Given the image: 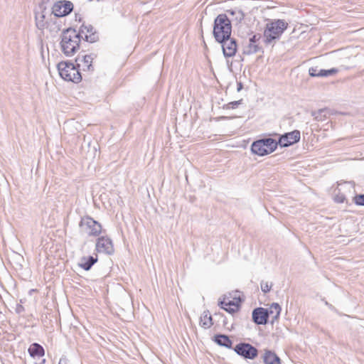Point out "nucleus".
Returning a JSON list of instances; mask_svg holds the SVG:
<instances>
[{
	"mask_svg": "<svg viewBox=\"0 0 364 364\" xmlns=\"http://www.w3.org/2000/svg\"><path fill=\"white\" fill-rule=\"evenodd\" d=\"M223 43V51L225 57H232L235 55L237 50V45L234 39L227 38Z\"/></svg>",
	"mask_w": 364,
	"mask_h": 364,
	"instance_id": "nucleus-14",
	"label": "nucleus"
},
{
	"mask_svg": "<svg viewBox=\"0 0 364 364\" xmlns=\"http://www.w3.org/2000/svg\"><path fill=\"white\" fill-rule=\"evenodd\" d=\"M353 202L357 205H364V194L356 195L353 198Z\"/></svg>",
	"mask_w": 364,
	"mask_h": 364,
	"instance_id": "nucleus-24",
	"label": "nucleus"
},
{
	"mask_svg": "<svg viewBox=\"0 0 364 364\" xmlns=\"http://www.w3.org/2000/svg\"><path fill=\"white\" fill-rule=\"evenodd\" d=\"M241 304L240 293L235 291L223 295L218 302V306L228 313L234 314L239 311Z\"/></svg>",
	"mask_w": 364,
	"mask_h": 364,
	"instance_id": "nucleus-5",
	"label": "nucleus"
},
{
	"mask_svg": "<svg viewBox=\"0 0 364 364\" xmlns=\"http://www.w3.org/2000/svg\"><path fill=\"white\" fill-rule=\"evenodd\" d=\"M58 70L60 76L65 81L79 83L82 80V75L78 67L74 63L62 61L58 64Z\"/></svg>",
	"mask_w": 364,
	"mask_h": 364,
	"instance_id": "nucleus-4",
	"label": "nucleus"
},
{
	"mask_svg": "<svg viewBox=\"0 0 364 364\" xmlns=\"http://www.w3.org/2000/svg\"><path fill=\"white\" fill-rule=\"evenodd\" d=\"M213 341L217 344L226 347L228 348H231L232 346V341L226 335H216L215 336Z\"/></svg>",
	"mask_w": 364,
	"mask_h": 364,
	"instance_id": "nucleus-20",
	"label": "nucleus"
},
{
	"mask_svg": "<svg viewBox=\"0 0 364 364\" xmlns=\"http://www.w3.org/2000/svg\"><path fill=\"white\" fill-rule=\"evenodd\" d=\"M80 227L81 230L89 236L96 237L102 232V225L89 216L81 219Z\"/></svg>",
	"mask_w": 364,
	"mask_h": 364,
	"instance_id": "nucleus-7",
	"label": "nucleus"
},
{
	"mask_svg": "<svg viewBox=\"0 0 364 364\" xmlns=\"http://www.w3.org/2000/svg\"><path fill=\"white\" fill-rule=\"evenodd\" d=\"M264 364H281V360L277 354L271 350H265L263 355Z\"/></svg>",
	"mask_w": 364,
	"mask_h": 364,
	"instance_id": "nucleus-17",
	"label": "nucleus"
},
{
	"mask_svg": "<svg viewBox=\"0 0 364 364\" xmlns=\"http://www.w3.org/2000/svg\"><path fill=\"white\" fill-rule=\"evenodd\" d=\"M58 364H67V362L65 360H60Z\"/></svg>",
	"mask_w": 364,
	"mask_h": 364,
	"instance_id": "nucleus-29",
	"label": "nucleus"
},
{
	"mask_svg": "<svg viewBox=\"0 0 364 364\" xmlns=\"http://www.w3.org/2000/svg\"><path fill=\"white\" fill-rule=\"evenodd\" d=\"M94 57L91 54L85 55L82 58H78L76 60H79L78 68H81L84 72H92L94 70L93 65Z\"/></svg>",
	"mask_w": 364,
	"mask_h": 364,
	"instance_id": "nucleus-13",
	"label": "nucleus"
},
{
	"mask_svg": "<svg viewBox=\"0 0 364 364\" xmlns=\"http://www.w3.org/2000/svg\"><path fill=\"white\" fill-rule=\"evenodd\" d=\"M338 73L336 68H331L329 70H320L318 73V77H326L328 75H333Z\"/></svg>",
	"mask_w": 364,
	"mask_h": 364,
	"instance_id": "nucleus-23",
	"label": "nucleus"
},
{
	"mask_svg": "<svg viewBox=\"0 0 364 364\" xmlns=\"http://www.w3.org/2000/svg\"><path fill=\"white\" fill-rule=\"evenodd\" d=\"M272 286V284H269L268 282H262L261 283V289L263 292L267 293L271 290Z\"/></svg>",
	"mask_w": 364,
	"mask_h": 364,
	"instance_id": "nucleus-25",
	"label": "nucleus"
},
{
	"mask_svg": "<svg viewBox=\"0 0 364 364\" xmlns=\"http://www.w3.org/2000/svg\"><path fill=\"white\" fill-rule=\"evenodd\" d=\"M73 9V4L69 1H60L56 2L53 8V14L58 17L69 14Z\"/></svg>",
	"mask_w": 364,
	"mask_h": 364,
	"instance_id": "nucleus-9",
	"label": "nucleus"
},
{
	"mask_svg": "<svg viewBox=\"0 0 364 364\" xmlns=\"http://www.w3.org/2000/svg\"><path fill=\"white\" fill-rule=\"evenodd\" d=\"M95 250L97 252L111 255L114 252L112 240L107 237H100L96 242Z\"/></svg>",
	"mask_w": 364,
	"mask_h": 364,
	"instance_id": "nucleus-11",
	"label": "nucleus"
},
{
	"mask_svg": "<svg viewBox=\"0 0 364 364\" xmlns=\"http://www.w3.org/2000/svg\"><path fill=\"white\" fill-rule=\"evenodd\" d=\"M81 40L78 32L73 28L65 30L60 41L61 49L67 56H73L80 48Z\"/></svg>",
	"mask_w": 364,
	"mask_h": 364,
	"instance_id": "nucleus-1",
	"label": "nucleus"
},
{
	"mask_svg": "<svg viewBox=\"0 0 364 364\" xmlns=\"http://www.w3.org/2000/svg\"><path fill=\"white\" fill-rule=\"evenodd\" d=\"M97 262V257H93L92 256L88 257L82 258V263L80 266L85 270H89L92 266Z\"/></svg>",
	"mask_w": 364,
	"mask_h": 364,
	"instance_id": "nucleus-21",
	"label": "nucleus"
},
{
	"mask_svg": "<svg viewBox=\"0 0 364 364\" xmlns=\"http://www.w3.org/2000/svg\"><path fill=\"white\" fill-rule=\"evenodd\" d=\"M200 326L204 328H208L213 324V318L210 315L205 314L200 318Z\"/></svg>",
	"mask_w": 364,
	"mask_h": 364,
	"instance_id": "nucleus-22",
	"label": "nucleus"
},
{
	"mask_svg": "<svg viewBox=\"0 0 364 364\" xmlns=\"http://www.w3.org/2000/svg\"><path fill=\"white\" fill-rule=\"evenodd\" d=\"M259 40V35H253L252 38L250 39V43L247 47V54H252L255 53L259 50V46L257 44V42Z\"/></svg>",
	"mask_w": 364,
	"mask_h": 364,
	"instance_id": "nucleus-19",
	"label": "nucleus"
},
{
	"mask_svg": "<svg viewBox=\"0 0 364 364\" xmlns=\"http://www.w3.org/2000/svg\"><path fill=\"white\" fill-rule=\"evenodd\" d=\"M28 351L29 355L33 358L43 357L45 354L43 348L36 343H32L29 346Z\"/></svg>",
	"mask_w": 364,
	"mask_h": 364,
	"instance_id": "nucleus-16",
	"label": "nucleus"
},
{
	"mask_svg": "<svg viewBox=\"0 0 364 364\" xmlns=\"http://www.w3.org/2000/svg\"><path fill=\"white\" fill-rule=\"evenodd\" d=\"M267 312V317L271 318L272 321L273 322L275 320H277L279 317L281 312V307L278 304L274 303L272 304L269 309H266Z\"/></svg>",
	"mask_w": 364,
	"mask_h": 364,
	"instance_id": "nucleus-18",
	"label": "nucleus"
},
{
	"mask_svg": "<svg viewBox=\"0 0 364 364\" xmlns=\"http://www.w3.org/2000/svg\"><path fill=\"white\" fill-rule=\"evenodd\" d=\"M234 350L245 359L253 360L258 355L257 349L250 343H239L235 346Z\"/></svg>",
	"mask_w": 364,
	"mask_h": 364,
	"instance_id": "nucleus-8",
	"label": "nucleus"
},
{
	"mask_svg": "<svg viewBox=\"0 0 364 364\" xmlns=\"http://www.w3.org/2000/svg\"><path fill=\"white\" fill-rule=\"evenodd\" d=\"M232 26L230 21L225 14H220L215 19L213 35L215 40L222 43L230 37Z\"/></svg>",
	"mask_w": 364,
	"mask_h": 364,
	"instance_id": "nucleus-2",
	"label": "nucleus"
},
{
	"mask_svg": "<svg viewBox=\"0 0 364 364\" xmlns=\"http://www.w3.org/2000/svg\"><path fill=\"white\" fill-rule=\"evenodd\" d=\"M253 321L257 324H265L267 321V312L264 308H257L252 312Z\"/></svg>",
	"mask_w": 364,
	"mask_h": 364,
	"instance_id": "nucleus-15",
	"label": "nucleus"
},
{
	"mask_svg": "<svg viewBox=\"0 0 364 364\" xmlns=\"http://www.w3.org/2000/svg\"><path fill=\"white\" fill-rule=\"evenodd\" d=\"M240 104V101H234V102H231L229 104H228L227 107L228 108L235 109Z\"/></svg>",
	"mask_w": 364,
	"mask_h": 364,
	"instance_id": "nucleus-28",
	"label": "nucleus"
},
{
	"mask_svg": "<svg viewBox=\"0 0 364 364\" xmlns=\"http://www.w3.org/2000/svg\"><path fill=\"white\" fill-rule=\"evenodd\" d=\"M80 38H83L90 43L96 42L98 40V35L94 31V28L90 25H82L80 31Z\"/></svg>",
	"mask_w": 364,
	"mask_h": 364,
	"instance_id": "nucleus-12",
	"label": "nucleus"
},
{
	"mask_svg": "<svg viewBox=\"0 0 364 364\" xmlns=\"http://www.w3.org/2000/svg\"><path fill=\"white\" fill-rule=\"evenodd\" d=\"M300 138V132L299 130H294L282 135L277 143L281 146L286 147L298 142Z\"/></svg>",
	"mask_w": 364,
	"mask_h": 364,
	"instance_id": "nucleus-10",
	"label": "nucleus"
},
{
	"mask_svg": "<svg viewBox=\"0 0 364 364\" xmlns=\"http://www.w3.org/2000/svg\"><path fill=\"white\" fill-rule=\"evenodd\" d=\"M318 71L319 70H318L316 68H310L309 70V73L311 77H318Z\"/></svg>",
	"mask_w": 364,
	"mask_h": 364,
	"instance_id": "nucleus-27",
	"label": "nucleus"
},
{
	"mask_svg": "<svg viewBox=\"0 0 364 364\" xmlns=\"http://www.w3.org/2000/svg\"><path fill=\"white\" fill-rule=\"evenodd\" d=\"M346 200V197L343 194H338L335 196L334 201L338 203H343Z\"/></svg>",
	"mask_w": 364,
	"mask_h": 364,
	"instance_id": "nucleus-26",
	"label": "nucleus"
},
{
	"mask_svg": "<svg viewBox=\"0 0 364 364\" xmlns=\"http://www.w3.org/2000/svg\"><path fill=\"white\" fill-rule=\"evenodd\" d=\"M288 23L282 19L269 21L267 23L264 31V37L267 43L279 38L287 28Z\"/></svg>",
	"mask_w": 364,
	"mask_h": 364,
	"instance_id": "nucleus-3",
	"label": "nucleus"
},
{
	"mask_svg": "<svg viewBox=\"0 0 364 364\" xmlns=\"http://www.w3.org/2000/svg\"><path fill=\"white\" fill-rule=\"evenodd\" d=\"M278 143L272 138L259 139L251 146L252 151L258 156H263L272 153L277 148Z\"/></svg>",
	"mask_w": 364,
	"mask_h": 364,
	"instance_id": "nucleus-6",
	"label": "nucleus"
}]
</instances>
